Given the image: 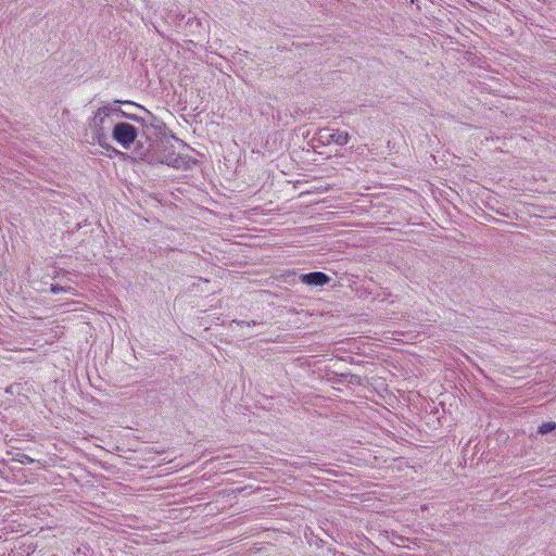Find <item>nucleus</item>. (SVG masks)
<instances>
[{
  "mask_svg": "<svg viewBox=\"0 0 556 556\" xmlns=\"http://www.w3.org/2000/svg\"><path fill=\"white\" fill-rule=\"evenodd\" d=\"M555 428H556V422H553V421L544 422L543 425H541L539 427V431L538 432L540 434H546V433L553 431Z\"/></svg>",
  "mask_w": 556,
  "mask_h": 556,
  "instance_id": "nucleus-6",
  "label": "nucleus"
},
{
  "mask_svg": "<svg viewBox=\"0 0 556 556\" xmlns=\"http://www.w3.org/2000/svg\"><path fill=\"white\" fill-rule=\"evenodd\" d=\"M112 136L124 149H129L135 142L138 132L137 128L128 123H116L113 126Z\"/></svg>",
  "mask_w": 556,
  "mask_h": 556,
  "instance_id": "nucleus-4",
  "label": "nucleus"
},
{
  "mask_svg": "<svg viewBox=\"0 0 556 556\" xmlns=\"http://www.w3.org/2000/svg\"><path fill=\"white\" fill-rule=\"evenodd\" d=\"M138 154L140 159L148 163H162L176 169H189L197 163V160L192 156L184 152H176L174 147L167 141L156 143L153 152L148 149Z\"/></svg>",
  "mask_w": 556,
  "mask_h": 556,
  "instance_id": "nucleus-2",
  "label": "nucleus"
},
{
  "mask_svg": "<svg viewBox=\"0 0 556 556\" xmlns=\"http://www.w3.org/2000/svg\"><path fill=\"white\" fill-rule=\"evenodd\" d=\"M236 324L237 327H240V328H243V327H250V323H245V321H233Z\"/></svg>",
  "mask_w": 556,
  "mask_h": 556,
  "instance_id": "nucleus-9",
  "label": "nucleus"
},
{
  "mask_svg": "<svg viewBox=\"0 0 556 556\" xmlns=\"http://www.w3.org/2000/svg\"><path fill=\"white\" fill-rule=\"evenodd\" d=\"M242 336L250 337V336H252V334H251V333H249V332H242Z\"/></svg>",
  "mask_w": 556,
  "mask_h": 556,
  "instance_id": "nucleus-10",
  "label": "nucleus"
},
{
  "mask_svg": "<svg viewBox=\"0 0 556 556\" xmlns=\"http://www.w3.org/2000/svg\"><path fill=\"white\" fill-rule=\"evenodd\" d=\"M280 278H282L285 282H294L299 280L302 283L314 287L325 286L331 280L328 275L321 271L301 274L299 276L294 273H285L283 275H280Z\"/></svg>",
  "mask_w": 556,
  "mask_h": 556,
  "instance_id": "nucleus-3",
  "label": "nucleus"
},
{
  "mask_svg": "<svg viewBox=\"0 0 556 556\" xmlns=\"http://www.w3.org/2000/svg\"><path fill=\"white\" fill-rule=\"evenodd\" d=\"M315 141L321 143H336L338 146H345L350 140V135L340 129H320L317 134Z\"/></svg>",
  "mask_w": 556,
  "mask_h": 556,
  "instance_id": "nucleus-5",
  "label": "nucleus"
},
{
  "mask_svg": "<svg viewBox=\"0 0 556 556\" xmlns=\"http://www.w3.org/2000/svg\"><path fill=\"white\" fill-rule=\"evenodd\" d=\"M50 290L52 293H59L60 291H63L64 288L60 287L59 285H51Z\"/></svg>",
  "mask_w": 556,
  "mask_h": 556,
  "instance_id": "nucleus-8",
  "label": "nucleus"
},
{
  "mask_svg": "<svg viewBox=\"0 0 556 556\" xmlns=\"http://www.w3.org/2000/svg\"><path fill=\"white\" fill-rule=\"evenodd\" d=\"M88 552H89V547L88 546H80V547H78L76 549L75 555H77V556H80V555L87 556Z\"/></svg>",
  "mask_w": 556,
  "mask_h": 556,
  "instance_id": "nucleus-7",
  "label": "nucleus"
},
{
  "mask_svg": "<svg viewBox=\"0 0 556 556\" xmlns=\"http://www.w3.org/2000/svg\"><path fill=\"white\" fill-rule=\"evenodd\" d=\"M122 101H114L112 103H105L93 113V116L88 122V127L92 134L93 140L99 144L108 139V132L110 129L113 130V126L117 121L124 116L132 118L131 115L126 114L121 110L119 105Z\"/></svg>",
  "mask_w": 556,
  "mask_h": 556,
  "instance_id": "nucleus-1",
  "label": "nucleus"
}]
</instances>
